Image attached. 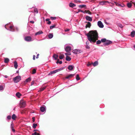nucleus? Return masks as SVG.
Returning <instances> with one entry per match:
<instances>
[{
    "mask_svg": "<svg viewBox=\"0 0 135 135\" xmlns=\"http://www.w3.org/2000/svg\"><path fill=\"white\" fill-rule=\"evenodd\" d=\"M9 28L11 31H15V28H13V26H10Z\"/></svg>",
    "mask_w": 135,
    "mask_h": 135,
    "instance_id": "nucleus-24",
    "label": "nucleus"
},
{
    "mask_svg": "<svg viewBox=\"0 0 135 135\" xmlns=\"http://www.w3.org/2000/svg\"><path fill=\"white\" fill-rule=\"evenodd\" d=\"M133 3L134 4V6H135V2H133Z\"/></svg>",
    "mask_w": 135,
    "mask_h": 135,
    "instance_id": "nucleus-64",
    "label": "nucleus"
},
{
    "mask_svg": "<svg viewBox=\"0 0 135 135\" xmlns=\"http://www.w3.org/2000/svg\"><path fill=\"white\" fill-rule=\"evenodd\" d=\"M9 61V59L8 58H5L4 59V62L5 63H8Z\"/></svg>",
    "mask_w": 135,
    "mask_h": 135,
    "instance_id": "nucleus-29",
    "label": "nucleus"
},
{
    "mask_svg": "<svg viewBox=\"0 0 135 135\" xmlns=\"http://www.w3.org/2000/svg\"><path fill=\"white\" fill-rule=\"evenodd\" d=\"M20 104L21 107H23L25 106L26 103L23 100L21 101Z\"/></svg>",
    "mask_w": 135,
    "mask_h": 135,
    "instance_id": "nucleus-10",
    "label": "nucleus"
},
{
    "mask_svg": "<svg viewBox=\"0 0 135 135\" xmlns=\"http://www.w3.org/2000/svg\"><path fill=\"white\" fill-rule=\"evenodd\" d=\"M106 2H108V1H103L100 2L99 3V4L100 5H103Z\"/></svg>",
    "mask_w": 135,
    "mask_h": 135,
    "instance_id": "nucleus-31",
    "label": "nucleus"
},
{
    "mask_svg": "<svg viewBox=\"0 0 135 135\" xmlns=\"http://www.w3.org/2000/svg\"><path fill=\"white\" fill-rule=\"evenodd\" d=\"M62 61H59V59H57V61L56 62V63L57 64L59 63L60 64H62Z\"/></svg>",
    "mask_w": 135,
    "mask_h": 135,
    "instance_id": "nucleus-33",
    "label": "nucleus"
},
{
    "mask_svg": "<svg viewBox=\"0 0 135 135\" xmlns=\"http://www.w3.org/2000/svg\"><path fill=\"white\" fill-rule=\"evenodd\" d=\"M4 86H3L2 85H0V91L4 89Z\"/></svg>",
    "mask_w": 135,
    "mask_h": 135,
    "instance_id": "nucleus-35",
    "label": "nucleus"
},
{
    "mask_svg": "<svg viewBox=\"0 0 135 135\" xmlns=\"http://www.w3.org/2000/svg\"><path fill=\"white\" fill-rule=\"evenodd\" d=\"M69 29H67L66 30H65V31H69Z\"/></svg>",
    "mask_w": 135,
    "mask_h": 135,
    "instance_id": "nucleus-62",
    "label": "nucleus"
},
{
    "mask_svg": "<svg viewBox=\"0 0 135 135\" xmlns=\"http://www.w3.org/2000/svg\"><path fill=\"white\" fill-rule=\"evenodd\" d=\"M16 117V115L15 114H13L12 117V119L14 120H15V119Z\"/></svg>",
    "mask_w": 135,
    "mask_h": 135,
    "instance_id": "nucleus-32",
    "label": "nucleus"
},
{
    "mask_svg": "<svg viewBox=\"0 0 135 135\" xmlns=\"http://www.w3.org/2000/svg\"><path fill=\"white\" fill-rule=\"evenodd\" d=\"M7 118L8 119H11V116L8 115L7 116Z\"/></svg>",
    "mask_w": 135,
    "mask_h": 135,
    "instance_id": "nucleus-46",
    "label": "nucleus"
},
{
    "mask_svg": "<svg viewBox=\"0 0 135 135\" xmlns=\"http://www.w3.org/2000/svg\"><path fill=\"white\" fill-rule=\"evenodd\" d=\"M89 42L88 41H87L86 42V45H88L89 44Z\"/></svg>",
    "mask_w": 135,
    "mask_h": 135,
    "instance_id": "nucleus-57",
    "label": "nucleus"
},
{
    "mask_svg": "<svg viewBox=\"0 0 135 135\" xmlns=\"http://www.w3.org/2000/svg\"><path fill=\"white\" fill-rule=\"evenodd\" d=\"M123 27V25L122 24L120 23H119V27L120 29L119 30L120 33H122L123 32L122 28Z\"/></svg>",
    "mask_w": 135,
    "mask_h": 135,
    "instance_id": "nucleus-11",
    "label": "nucleus"
},
{
    "mask_svg": "<svg viewBox=\"0 0 135 135\" xmlns=\"http://www.w3.org/2000/svg\"><path fill=\"white\" fill-rule=\"evenodd\" d=\"M58 57V55L56 54H54L53 56V57L54 60H57Z\"/></svg>",
    "mask_w": 135,
    "mask_h": 135,
    "instance_id": "nucleus-26",
    "label": "nucleus"
},
{
    "mask_svg": "<svg viewBox=\"0 0 135 135\" xmlns=\"http://www.w3.org/2000/svg\"><path fill=\"white\" fill-rule=\"evenodd\" d=\"M14 67L16 69H17V68L18 65L16 61H15L14 62Z\"/></svg>",
    "mask_w": 135,
    "mask_h": 135,
    "instance_id": "nucleus-14",
    "label": "nucleus"
},
{
    "mask_svg": "<svg viewBox=\"0 0 135 135\" xmlns=\"http://www.w3.org/2000/svg\"><path fill=\"white\" fill-rule=\"evenodd\" d=\"M31 78L29 77L25 81L26 82H29L30 81H31Z\"/></svg>",
    "mask_w": 135,
    "mask_h": 135,
    "instance_id": "nucleus-30",
    "label": "nucleus"
},
{
    "mask_svg": "<svg viewBox=\"0 0 135 135\" xmlns=\"http://www.w3.org/2000/svg\"><path fill=\"white\" fill-rule=\"evenodd\" d=\"M35 55H33V60H35Z\"/></svg>",
    "mask_w": 135,
    "mask_h": 135,
    "instance_id": "nucleus-58",
    "label": "nucleus"
},
{
    "mask_svg": "<svg viewBox=\"0 0 135 135\" xmlns=\"http://www.w3.org/2000/svg\"><path fill=\"white\" fill-rule=\"evenodd\" d=\"M76 79L77 80H79L80 79V78L78 74H77L76 76Z\"/></svg>",
    "mask_w": 135,
    "mask_h": 135,
    "instance_id": "nucleus-37",
    "label": "nucleus"
},
{
    "mask_svg": "<svg viewBox=\"0 0 135 135\" xmlns=\"http://www.w3.org/2000/svg\"><path fill=\"white\" fill-rule=\"evenodd\" d=\"M49 20H50V19L49 18L46 19L45 20V21H48Z\"/></svg>",
    "mask_w": 135,
    "mask_h": 135,
    "instance_id": "nucleus-56",
    "label": "nucleus"
},
{
    "mask_svg": "<svg viewBox=\"0 0 135 135\" xmlns=\"http://www.w3.org/2000/svg\"><path fill=\"white\" fill-rule=\"evenodd\" d=\"M32 121L33 122H34L35 121V118L34 117H33L32 118Z\"/></svg>",
    "mask_w": 135,
    "mask_h": 135,
    "instance_id": "nucleus-51",
    "label": "nucleus"
},
{
    "mask_svg": "<svg viewBox=\"0 0 135 135\" xmlns=\"http://www.w3.org/2000/svg\"><path fill=\"white\" fill-rule=\"evenodd\" d=\"M80 12H82L84 13H88L89 15L91 14V12L90 11L86 10H85L84 11H83L81 10H79L78 12H77L76 13H78Z\"/></svg>",
    "mask_w": 135,
    "mask_h": 135,
    "instance_id": "nucleus-5",
    "label": "nucleus"
},
{
    "mask_svg": "<svg viewBox=\"0 0 135 135\" xmlns=\"http://www.w3.org/2000/svg\"><path fill=\"white\" fill-rule=\"evenodd\" d=\"M47 23L49 25H50L51 24V22L50 21H48V22H47Z\"/></svg>",
    "mask_w": 135,
    "mask_h": 135,
    "instance_id": "nucleus-53",
    "label": "nucleus"
},
{
    "mask_svg": "<svg viewBox=\"0 0 135 135\" xmlns=\"http://www.w3.org/2000/svg\"><path fill=\"white\" fill-rule=\"evenodd\" d=\"M39 55V54H37V56H36V58L37 59L38 58V55Z\"/></svg>",
    "mask_w": 135,
    "mask_h": 135,
    "instance_id": "nucleus-61",
    "label": "nucleus"
},
{
    "mask_svg": "<svg viewBox=\"0 0 135 135\" xmlns=\"http://www.w3.org/2000/svg\"><path fill=\"white\" fill-rule=\"evenodd\" d=\"M34 81H32L31 83V85H33L34 84Z\"/></svg>",
    "mask_w": 135,
    "mask_h": 135,
    "instance_id": "nucleus-55",
    "label": "nucleus"
},
{
    "mask_svg": "<svg viewBox=\"0 0 135 135\" xmlns=\"http://www.w3.org/2000/svg\"><path fill=\"white\" fill-rule=\"evenodd\" d=\"M62 69V68H60L56 70L51 71L48 74L49 75H51L54 74H55L59 71Z\"/></svg>",
    "mask_w": 135,
    "mask_h": 135,
    "instance_id": "nucleus-4",
    "label": "nucleus"
},
{
    "mask_svg": "<svg viewBox=\"0 0 135 135\" xmlns=\"http://www.w3.org/2000/svg\"><path fill=\"white\" fill-rule=\"evenodd\" d=\"M12 131H13V132H15V129H14L13 128V127L12 126Z\"/></svg>",
    "mask_w": 135,
    "mask_h": 135,
    "instance_id": "nucleus-54",
    "label": "nucleus"
},
{
    "mask_svg": "<svg viewBox=\"0 0 135 135\" xmlns=\"http://www.w3.org/2000/svg\"><path fill=\"white\" fill-rule=\"evenodd\" d=\"M74 74H71L65 78L66 79H68L69 78L72 77L74 76Z\"/></svg>",
    "mask_w": 135,
    "mask_h": 135,
    "instance_id": "nucleus-19",
    "label": "nucleus"
},
{
    "mask_svg": "<svg viewBox=\"0 0 135 135\" xmlns=\"http://www.w3.org/2000/svg\"><path fill=\"white\" fill-rule=\"evenodd\" d=\"M32 135H40V134L36 132H35L34 133L32 134Z\"/></svg>",
    "mask_w": 135,
    "mask_h": 135,
    "instance_id": "nucleus-42",
    "label": "nucleus"
},
{
    "mask_svg": "<svg viewBox=\"0 0 135 135\" xmlns=\"http://www.w3.org/2000/svg\"><path fill=\"white\" fill-rule=\"evenodd\" d=\"M71 47H73V46L71 44H66L64 46L65 50L66 52H69L71 50Z\"/></svg>",
    "mask_w": 135,
    "mask_h": 135,
    "instance_id": "nucleus-2",
    "label": "nucleus"
},
{
    "mask_svg": "<svg viewBox=\"0 0 135 135\" xmlns=\"http://www.w3.org/2000/svg\"><path fill=\"white\" fill-rule=\"evenodd\" d=\"M69 5V6L71 7H73L76 6V5L75 4L72 3H70Z\"/></svg>",
    "mask_w": 135,
    "mask_h": 135,
    "instance_id": "nucleus-18",
    "label": "nucleus"
},
{
    "mask_svg": "<svg viewBox=\"0 0 135 135\" xmlns=\"http://www.w3.org/2000/svg\"><path fill=\"white\" fill-rule=\"evenodd\" d=\"M127 6L128 7L130 8L132 7V4L130 2L128 3L127 4Z\"/></svg>",
    "mask_w": 135,
    "mask_h": 135,
    "instance_id": "nucleus-28",
    "label": "nucleus"
},
{
    "mask_svg": "<svg viewBox=\"0 0 135 135\" xmlns=\"http://www.w3.org/2000/svg\"><path fill=\"white\" fill-rule=\"evenodd\" d=\"M65 54L66 55V56H68V55H71V53L70 52H68V53H66Z\"/></svg>",
    "mask_w": 135,
    "mask_h": 135,
    "instance_id": "nucleus-41",
    "label": "nucleus"
},
{
    "mask_svg": "<svg viewBox=\"0 0 135 135\" xmlns=\"http://www.w3.org/2000/svg\"><path fill=\"white\" fill-rule=\"evenodd\" d=\"M74 68V66L73 65H70L68 66V69L70 70H72Z\"/></svg>",
    "mask_w": 135,
    "mask_h": 135,
    "instance_id": "nucleus-13",
    "label": "nucleus"
},
{
    "mask_svg": "<svg viewBox=\"0 0 135 135\" xmlns=\"http://www.w3.org/2000/svg\"><path fill=\"white\" fill-rule=\"evenodd\" d=\"M34 10L35 12L36 13H38V10L37 8H34Z\"/></svg>",
    "mask_w": 135,
    "mask_h": 135,
    "instance_id": "nucleus-38",
    "label": "nucleus"
},
{
    "mask_svg": "<svg viewBox=\"0 0 135 135\" xmlns=\"http://www.w3.org/2000/svg\"><path fill=\"white\" fill-rule=\"evenodd\" d=\"M50 18L51 20H53L56 19V18L55 17H50Z\"/></svg>",
    "mask_w": 135,
    "mask_h": 135,
    "instance_id": "nucleus-45",
    "label": "nucleus"
},
{
    "mask_svg": "<svg viewBox=\"0 0 135 135\" xmlns=\"http://www.w3.org/2000/svg\"><path fill=\"white\" fill-rule=\"evenodd\" d=\"M45 88H42L40 89L39 91H43Z\"/></svg>",
    "mask_w": 135,
    "mask_h": 135,
    "instance_id": "nucleus-44",
    "label": "nucleus"
},
{
    "mask_svg": "<svg viewBox=\"0 0 135 135\" xmlns=\"http://www.w3.org/2000/svg\"><path fill=\"white\" fill-rule=\"evenodd\" d=\"M4 77L6 78H7L8 77V76L7 75H5V76H4Z\"/></svg>",
    "mask_w": 135,
    "mask_h": 135,
    "instance_id": "nucleus-63",
    "label": "nucleus"
},
{
    "mask_svg": "<svg viewBox=\"0 0 135 135\" xmlns=\"http://www.w3.org/2000/svg\"><path fill=\"white\" fill-rule=\"evenodd\" d=\"M135 35V31H133L131 32V35L132 37H133Z\"/></svg>",
    "mask_w": 135,
    "mask_h": 135,
    "instance_id": "nucleus-17",
    "label": "nucleus"
},
{
    "mask_svg": "<svg viewBox=\"0 0 135 135\" xmlns=\"http://www.w3.org/2000/svg\"><path fill=\"white\" fill-rule=\"evenodd\" d=\"M90 47L88 45H86V48L87 49H89L90 48Z\"/></svg>",
    "mask_w": 135,
    "mask_h": 135,
    "instance_id": "nucleus-49",
    "label": "nucleus"
},
{
    "mask_svg": "<svg viewBox=\"0 0 135 135\" xmlns=\"http://www.w3.org/2000/svg\"><path fill=\"white\" fill-rule=\"evenodd\" d=\"M91 64L89 62L88 63V64H87V65L88 66H90Z\"/></svg>",
    "mask_w": 135,
    "mask_h": 135,
    "instance_id": "nucleus-52",
    "label": "nucleus"
},
{
    "mask_svg": "<svg viewBox=\"0 0 135 135\" xmlns=\"http://www.w3.org/2000/svg\"><path fill=\"white\" fill-rule=\"evenodd\" d=\"M81 51L79 50L75 49L73 51V52L75 54H79L81 53Z\"/></svg>",
    "mask_w": 135,
    "mask_h": 135,
    "instance_id": "nucleus-9",
    "label": "nucleus"
},
{
    "mask_svg": "<svg viewBox=\"0 0 135 135\" xmlns=\"http://www.w3.org/2000/svg\"><path fill=\"white\" fill-rule=\"evenodd\" d=\"M78 7L80 8H85L86 7V6L85 5H79Z\"/></svg>",
    "mask_w": 135,
    "mask_h": 135,
    "instance_id": "nucleus-23",
    "label": "nucleus"
},
{
    "mask_svg": "<svg viewBox=\"0 0 135 135\" xmlns=\"http://www.w3.org/2000/svg\"><path fill=\"white\" fill-rule=\"evenodd\" d=\"M107 40L106 38H104L103 39H102L101 40V41L102 42H105Z\"/></svg>",
    "mask_w": 135,
    "mask_h": 135,
    "instance_id": "nucleus-34",
    "label": "nucleus"
},
{
    "mask_svg": "<svg viewBox=\"0 0 135 135\" xmlns=\"http://www.w3.org/2000/svg\"><path fill=\"white\" fill-rule=\"evenodd\" d=\"M21 80V76L18 75L13 78V80L15 83H17L19 82Z\"/></svg>",
    "mask_w": 135,
    "mask_h": 135,
    "instance_id": "nucleus-3",
    "label": "nucleus"
},
{
    "mask_svg": "<svg viewBox=\"0 0 135 135\" xmlns=\"http://www.w3.org/2000/svg\"><path fill=\"white\" fill-rule=\"evenodd\" d=\"M43 33V32H42V31H40L36 33L35 34V35L36 36L41 34H42Z\"/></svg>",
    "mask_w": 135,
    "mask_h": 135,
    "instance_id": "nucleus-16",
    "label": "nucleus"
},
{
    "mask_svg": "<svg viewBox=\"0 0 135 135\" xmlns=\"http://www.w3.org/2000/svg\"><path fill=\"white\" fill-rule=\"evenodd\" d=\"M98 25L100 28H103L104 27V25L101 21H99L97 23Z\"/></svg>",
    "mask_w": 135,
    "mask_h": 135,
    "instance_id": "nucleus-8",
    "label": "nucleus"
},
{
    "mask_svg": "<svg viewBox=\"0 0 135 135\" xmlns=\"http://www.w3.org/2000/svg\"><path fill=\"white\" fill-rule=\"evenodd\" d=\"M85 18L86 20L90 21H91L92 20V19L91 17L88 16H87L85 17Z\"/></svg>",
    "mask_w": 135,
    "mask_h": 135,
    "instance_id": "nucleus-12",
    "label": "nucleus"
},
{
    "mask_svg": "<svg viewBox=\"0 0 135 135\" xmlns=\"http://www.w3.org/2000/svg\"><path fill=\"white\" fill-rule=\"evenodd\" d=\"M91 26V23L89 22H88L86 25V28H90Z\"/></svg>",
    "mask_w": 135,
    "mask_h": 135,
    "instance_id": "nucleus-15",
    "label": "nucleus"
},
{
    "mask_svg": "<svg viewBox=\"0 0 135 135\" xmlns=\"http://www.w3.org/2000/svg\"><path fill=\"white\" fill-rule=\"evenodd\" d=\"M112 43V41L108 40H107L105 42L103 45L104 46H107L111 44Z\"/></svg>",
    "mask_w": 135,
    "mask_h": 135,
    "instance_id": "nucleus-7",
    "label": "nucleus"
},
{
    "mask_svg": "<svg viewBox=\"0 0 135 135\" xmlns=\"http://www.w3.org/2000/svg\"><path fill=\"white\" fill-rule=\"evenodd\" d=\"M37 126V124H36L34 123L33 124L32 127L34 128H35Z\"/></svg>",
    "mask_w": 135,
    "mask_h": 135,
    "instance_id": "nucleus-36",
    "label": "nucleus"
},
{
    "mask_svg": "<svg viewBox=\"0 0 135 135\" xmlns=\"http://www.w3.org/2000/svg\"><path fill=\"white\" fill-rule=\"evenodd\" d=\"M64 57V55H60L59 57V59H62Z\"/></svg>",
    "mask_w": 135,
    "mask_h": 135,
    "instance_id": "nucleus-39",
    "label": "nucleus"
},
{
    "mask_svg": "<svg viewBox=\"0 0 135 135\" xmlns=\"http://www.w3.org/2000/svg\"><path fill=\"white\" fill-rule=\"evenodd\" d=\"M24 39L25 41L27 42H30L33 41L31 37L29 36L25 37L24 38Z\"/></svg>",
    "mask_w": 135,
    "mask_h": 135,
    "instance_id": "nucleus-6",
    "label": "nucleus"
},
{
    "mask_svg": "<svg viewBox=\"0 0 135 135\" xmlns=\"http://www.w3.org/2000/svg\"><path fill=\"white\" fill-rule=\"evenodd\" d=\"M74 2H75L77 3V2H80V0H75Z\"/></svg>",
    "mask_w": 135,
    "mask_h": 135,
    "instance_id": "nucleus-48",
    "label": "nucleus"
},
{
    "mask_svg": "<svg viewBox=\"0 0 135 135\" xmlns=\"http://www.w3.org/2000/svg\"><path fill=\"white\" fill-rule=\"evenodd\" d=\"M36 69H34L33 70L32 74H35L36 73Z\"/></svg>",
    "mask_w": 135,
    "mask_h": 135,
    "instance_id": "nucleus-40",
    "label": "nucleus"
},
{
    "mask_svg": "<svg viewBox=\"0 0 135 135\" xmlns=\"http://www.w3.org/2000/svg\"><path fill=\"white\" fill-rule=\"evenodd\" d=\"M66 60L67 61H69L71 60V58L69 56H66Z\"/></svg>",
    "mask_w": 135,
    "mask_h": 135,
    "instance_id": "nucleus-22",
    "label": "nucleus"
},
{
    "mask_svg": "<svg viewBox=\"0 0 135 135\" xmlns=\"http://www.w3.org/2000/svg\"><path fill=\"white\" fill-rule=\"evenodd\" d=\"M94 66H97L98 64V62L97 61H95L94 63H92Z\"/></svg>",
    "mask_w": 135,
    "mask_h": 135,
    "instance_id": "nucleus-25",
    "label": "nucleus"
},
{
    "mask_svg": "<svg viewBox=\"0 0 135 135\" xmlns=\"http://www.w3.org/2000/svg\"><path fill=\"white\" fill-rule=\"evenodd\" d=\"M113 4H115V5H116V6H117L118 5V3H117L116 2H114L113 3H112Z\"/></svg>",
    "mask_w": 135,
    "mask_h": 135,
    "instance_id": "nucleus-50",
    "label": "nucleus"
},
{
    "mask_svg": "<svg viewBox=\"0 0 135 135\" xmlns=\"http://www.w3.org/2000/svg\"><path fill=\"white\" fill-rule=\"evenodd\" d=\"M30 22L31 23H33L34 22L33 21H30Z\"/></svg>",
    "mask_w": 135,
    "mask_h": 135,
    "instance_id": "nucleus-59",
    "label": "nucleus"
},
{
    "mask_svg": "<svg viewBox=\"0 0 135 135\" xmlns=\"http://www.w3.org/2000/svg\"><path fill=\"white\" fill-rule=\"evenodd\" d=\"M53 35L52 33H50L48 35V37L50 39L52 38L53 37Z\"/></svg>",
    "mask_w": 135,
    "mask_h": 135,
    "instance_id": "nucleus-27",
    "label": "nucleus"
},
{
    "mask_svg": "<svg viewBox=\"0 0 135 135\" xmlns=\"http://www.w3.org/2000/svg\"><path fill=\"white\" fill-rule=\"evenodd\" d=\"M88 40L90 42H95L98 39V33L96 30L91 31L86 34Z\"/></svg>",
    "mask_w": 135,
    "mask_h": 135,
    "instance_id": "nucleus-1",
    "label": "nucleus"
},
{
    "mask_svg": "<svg viewBox=\"0 0 135 135\" xmlns=\"http://www.w3.org/2000/svg\"><path fill=\"white\" fill-rule=\"evenodd\" d=\"M16 95L18 98H20V97L21 96V94L19 92L17 93Z\"/></svg>",
    "mask_w": 135,
    "mask_h": 135,
    "instance_id": "nucleus-21",
    "label": "nucleus"
},
{
    "mask_svg": "<svg viewBox=\"0 0 135 135\" xmlns=\"http://www.w3.org/2000/svg\"><path fill=\"white\" fill-rule=\"evenodd\" d=\"M55 27V25H54L51 26H50V28L51 29H52Z\"/></svg>",
    "mask_w": 135,
    "mask_h": 135,
    "instance_id": "nucleus-47",
    "label": "nucleus"
},
{
    "mask_svg": "<svg viewBox=\"0 0 135 135\" xmlns=\"http://www.w3.org/2000/svg\"><path fill=\"white\" fill-rule=\"evenodd\" d=\"M101 41L99 40L97 41L96 43L97 44H100L101 43Z\"/></svg>",
    "mask_w": 135,
    "mask_h": 135,
    "instance_id": "nucleus-43",
    "label": "nucleus"
},
{
    "mask_svg": "<svg viewBox=\"0 0 135 135\" xmlns=\"http://www.w3.org/2000/svg\"><path fill=\"white\" fill-rule=\"evenodd\" d=\"M45 110V108L44 107H41L40 110L41 112H44Z\"/></svg>",
    "mask_w": 135,
    "mask_h": 135,
    "instance_id": "nucleus-20",
    "label": "nucleus"
},
{
    "mask_svg": "<svg viewBox=\"0 0 135 135\" xmlns=\"http://www.w3.org/2000/svg\"><path fill=\"white\" fill-rule=\"evenodd\" d=\"M13 123H12L11 124V128H12V126L13 127Z\"/></svg>",
    "mask_w": 135,
    "mask_h": 135,
    "instance_id": "nucleus-60",
    "label": "nucleus"
}]
</instances>
